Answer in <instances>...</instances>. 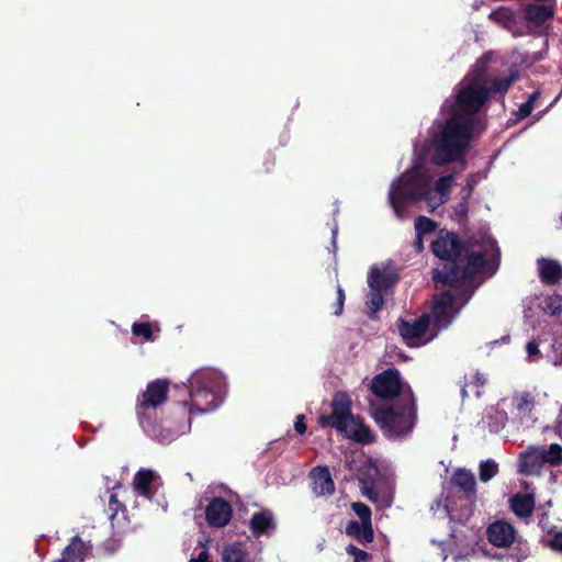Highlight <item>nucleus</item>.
<instances>
[{
    "label": "nucleus",
    "instance_id": "obj_1",
    "mask_svg": "<svg viewBox=\"0 0 562 562\" xmlns=\"http://www.w3.org/2000/svg\"><path fill=\"white\" fill-rule=\"evenodd\" d=\"M490 58V54L479 58L454 87L453 94L441 104L439 116L414 142L413 166L390 183L387 201L397 218H404L406 209L416 203L423 202L434 212L449 201L457 173L438 176L428 164L442 167L457 162L465 169L471 144L485 127L482 110L490 99L485 77Z\"/></svg>",
    "mask_w": 562,
    "mask_h": 562
},
{
    "label": "nucleus",
    "instance_id": "obj_2",
    "mask_svg": "<svg viewBox=\"0 0 562 562\" xmlns=\"http://www.w3.org/2000/svg\"><path fill=\"white\" fill-rule=\"evenodd\" d=\"M497 250L492 241L470 249L468 262L460 272L458 269L435 270L434 280L449 285V289L434 296L431 317L438 329H445L452 324L461 308L470 301L483 280L476 277L484 271L488 260L495 257Z\"/></svg>",
    "mask_w": 562,
    "mask_h": 562
},
{
    "label": "nucleus",
    "instance_id": "obj_3",
    "mask_svg": "<svg viewBox=\"0 0 562 562\" xmlns=\"http://www.w3.org/2000/svg\"><path fill=\"white\" fill-rule=\"evenodd\" d=\"M371 391L381 398L393 400L372 411V417L389 439L409 435L417 420V409L411 386L396 369H387L371 381Z\"/></svg>",
    "mask_w": 562,
    "mask_h": 562
},
{
    "label": "nucleus",
    "instance_id": "obj_4",
    "mask_svg": "<svg viewBox=\"0 0 562 562\" xmlns=\"http://www.w3.org/2000/svg\"><path fill=\"white\" fill-rule=\"evenodd\" d=\"M168 382L155 380L147 384L138 395L136 414L143 430L153 439L169 443L181 435L190 431L189 418L179 420L173 426L170 419L157 422V411L167 401Z\"/></svg>",
    "mask_w": 562,
    "mask_h": 562
},
{
    "label": "nucleus",
    "instance_id": "obj_5",
    "mask_svg": "<svg viewBox=\"0 0 562 562\" xmlns=\"http://www.w3.org/2000/svg\"><path fill=\"white\" fill-rule=\"evenodd\" d=\"M189 400L178 405L183 412L181 420L194 414H206L220 407L225 398L227 383L225 375L215 369L202 368L195 370L188 379Z\"/></svg>",
    "mask_w": 562,
    "mask_h": 562
},
{
    "label": "nucleus",
    "instance_id": "obj_6",
    "mask_svg": "<svg viewBox=\"0 0 562 562\" xmlns=\"http://www.w3.org/2000/svg\"><path fill=\"white\" fill-rule=\"evenodd\" d=\"M492 241L497 250L495 257L488 260V266L484 271L480 272L476 277L479 280L492 277L498 268L499 248L495 239L487 235H482L479 238H470L465 244H461L454 233L440 232L437 238L431 243V251L439 259L447 261L440 270L458 269L460 272L464 269L470 249L475 246H482L485 241Z\"/></svg>",
    "mask_w": 562,
    "mask_h": 562
},
{
    "label": "nucleus",
    "instance_id": "obj_7",
    "mask_svg": "<svg viewBox=\"0 0 562 562\" xmlns=\"http://www.w3.org/2000/svg\"><path fill=\"white\" fill-rule=\"evenodd\" d=\"M322 427L335 428L345 437L358 442L369 443L373 440L370 429L350 411V400L346 393L335 394L331 404V414L319 417Z\"/></svg>",
    "mask_w": 562,
    "mask_h": 562
},
{
    "label": "nucleus",
    "instance_id": "obj_8",
    "mask_svg": "<svg viewBox=\"0 0 562 562\" xmlns=\"http://www.w3.org/2000/svg\"><path fill=\"white\" fill-rule=\"evenodd\" d=\"M397 280L398 276L393 266L381 263L371 267L368 273L369 292L366 301L371 318L380 311L384 304V296L387 295Z\"/></svg>",
    "mask_w": 562,
    "mask_h": 562
},
{
    "label": "nucleus",
    "instance_id": "obj_9",
    "mask_svg": "<svg viewBox=\"0 0 562 562\" xmlns=\"http://www.w3.org/2000/svg\"><path fill=\"white\" fill-rule=\"evenodd\" d=\"M539 396L540 393L536 390H525L516 391L510 397L504 398L512 416V424L517 429H529L537 423L536 406Z\"/></svg>",
    "mask_w": 562,
    "mask_h": 562
},
{
    "label": "nucleus",
    "instance_id": "obj_10",
    "mask_svg": "<svg viewBox=\"0 0 562 562\" xmlns=\"http://www.w3.org/2000/svg\"><path fill=\"white\" fill-rule=\"evenodd\" d=\"M562 463V447L551 443L546 447H530L520 454V468L525 473H533L542 465H558Z\"/></svg>",
    "mask_w": 562,
    "mask_h": 562
},
{
    "label": "nucleus",
    "instance_id": "obj_11",
    "mask_svg": "<svg viewBox=\"0 0 562 562\" xmlns=\"http://www.w3.org/2000/svg\"><path fill=\"white\" fill-rule=\"evenodd\" d=\"M429 326V316L423 315L412 321L401 319L398 323V333L409 347H419L427 344L430 339H423Z\"/></svg>",
    "mask_w": 562,
    "mask_h": 562
},
{
    "label": "nucleus",
    "instance_id": "obj_12",
    "mask_svg": "<svg viewBox=\"0 0 562 562\" xmlns=\"http://www.w3.org/2000/svg\"><path fill=\"white\" fill-rule=\"evenodd\" d=\"M555 1L527 3L522 7L524 20L530 27H541L554 16Z\"/></svg>",
    "mask_w": 562,
    "mask_h": 562
},
{
    "label": "nucleus",
    "instance_id": "obj_13",
    "mask_svg": "<svg viewBox=\"0 0 562 562\" xmlns=\"http://www.w3.org/2000/svg\"><path fill=\"white\" fill-rule=\"evenodd\" d=\"M231 504L221 498H213L205 508V519L211 527H225L232 518Z\"/></svg>",
    "mask_w": 562,
    "mask_h": 562
},
{
    "label": "nucleus",
    "instance_id": "obj_14",
    "mask_svg": "<svg viewBox=\"0 0 562 562\" xmlns=\"http://www.w3.org/2000/svg\"><path fill=\"white\" fill-rule=\"evenodd\" d=\"M488 541L498 548H507L515 541L516 529L504 520L491 524L486 531Z\"/></svg>",
    "mask_w": 562,
    "mask_h": 562
},
{
    "label": "nucleus",
    "instance_id": "obj_15",
    "mask_svg": "<svg viewBox=\"0 0 562 562\" xmlns=\"http://www.w3.org/2000/svg\"><path fill=\"white\" fill-rule=\"evenodd\" d=\"M90 550V542L83 541L80 536H75L64 548L60 559L54 562H85L86 555Z\"/></svg>",
    "mask_w": 562,
    "mask_h": 562
},
{
    "label": "nucleus",
    "instance_id": "obj_16",
    "mask_svg": "<svg viewBox=\"0 0 562 562\" xmlns=\"http://www.w3.org/2000/svg\"><path fill=\"white\" fill-rule=\"evenodd\" d=\"M313 481V492L316 496L331 495L335 484L327 467H316L310 474Z\"/></svg>",
    "mask_w": 562,
    "mask_h": 562
},
{
    "label": "nucleus",
    "instance_id": "obj_17",
    "mask_svg": "<svg viewBox=\"0 0 562 562\" xmlns=\"http://www.w3.org/2000/svg\"><path fill=\"white\" fill-rule=\"evenodd\" d=\"M504 398L497 402L492 414L488 415L487 426L492 432H499L507 424H512V416Z\"/></svg>",
    "mask_w": 562,
    "mask_h": 562
},
{
    "label": "nucleus",
    "instance_id": "obj_18",
    "mask_svg": "<svg viewBox=\"0 0 562 562\" xmlns=\"http://www.w3.org/2000/svg\"><path fill=\"white\" fill-rule=\"evenodd\" d=\"M249 528L255 536H262L269 530L276 529L274 518L271 512L260 510L252 514L249 520Z\"/></svg>",
    "mask_w": 562,
    "mask_h": 562
},
{
    "label": "nucleus",
    "instance_id": "obj_19",
    "mask_svg": "<svg viewBox=\"0 0 562 562\" xmlns=\"http://www.w3.org/2000/svg\"><path fill=\"white\" fill-rule=\"evenodd\" d=\"M538 269L544 283L555 284L562 279V265L557 260L541 258L538 260Z\"/></svg>",
    "mask_w": 562,
    "mask_h": 562
},
{
    "label": "nucleus",
    "instance_id": "obj_20",
    "mask_svg": "<svg viewBox=\"0 0 562 562\" xmlns=\"http://www.w3.org/2000/svg\"><path fill=\"white\" fill-rule=\"evenodd\" d=\"M510 509L520 518L529 517L535 508V498L531 494L517 493L510 501Z\"/></svg>",
    "mask_w": 562,
    "mask_h": 562
},
{
    "label": "nucleus",
    "instance_id": "obj_21",
    "mask_svg": "<svg viewBox=\"0 0 562 562\" xmlns=\"http://www.w3.org/2000/svg\"><path fill=\"white\" fill-rule=\"evenodd\" d=\"M345 532L362 544L372 542L374 538L372 524H364L356 520H350L346 525Z\"/></svg>",
    "mask_w": 562,
    "mask_h": 562
},
{
    "label": "nucleus",
    "instance_id": "obj_22",
    "mask_svg": "<svg viewBox=\"0 0 562 562\" xmlns=\"http://www.w3.org/2000/svg\"><path fill=\"white\" fill-rule=\"evenodd\" d=\"M452 483L468 495H474L476 492V482L474 474L465 469L456 471L451 479Z\"/></svg>",
    "mask_w": 562,
    "mask_h": 562
},
{
    "label": "nucleus",
    "instance_id": "obj_23",
    "mask_svg": "<svg viewBox=\"0 0 562 562\" xmlns=\"http://www.w3.org/2000/svg\"><path fill=\"white\" fill-rule=\"evenodd\" d=\"M155 477L153 470H139L134 477L133 485L137 493L142 496H150V484Z\"/></svg>",
    "mask_w": 562,
    "mask_h": 562
},
{
    "label": "nucleus",
    "instance_id": "obj_24",
    "mask_svg": "<svg viewBox=\"0 0 562 562\" xmlns=\"http://www.w3.org/2000/svg\"><path fill=\"white\" fill-rule=\"evenodd\" d=\"M550 342H548V339L543 338L542 336H538L535 338H531L526 344V351L528 356L529 361H535L536 357L539 355H542L546 359V350L549 349Z\"/></svg>",
    "mask_w": 562,
    "mask_h": 562
},
{
    "label": "nucleus",
    "instance_id": "obj_25",
    "mask_svg": "<svg viewBox=\"0 0 562 562\" xmlns=\"http://www.w3.org/2000/svg\"><path fill=\"white\" fill-rule=\"evenodd\" d=\"M488 18L504 29L512 27V24L517 19L515 12L506 7H498L493 10Z\"/></svg>",
    "mask_w": 562,
    "mask_h": 562
},
{
    "label": "nucleus",
    "instance_id": "obj_26",
    "mask_svg": "<svg viewBox=\"0 0 562 562\" xmlns=\"http://www.w3.org/2000/svg\"><path fill=\"white\" fill-rule=\"evenodd\" d=\"M247 552L240 543L226 546L222 552L223 562H245Z\"/></svg>",
    "mask_w": 562,
    "mask_h": 562
},
{
    "label": "nucleus",
    "instance_id": "obj_27",
    "mask_svg": "<svg viewBox=\"0 0 562 562\" xmlns=\"http://www.w3.org/2000/svg\"><path fill=\"white\" fill-rule=\"evenodd\" d=\"M514 80H515V77L513 75L508 76V77H499V78H494L492 80H487V89L490 90V98L493 94L504 95L508 91V89L512 86V83L514 82Z\"/></svg>",
    "mask_w": 562,
    "mask_h": 562
},
{
    "label": "nucleus",
    "instance_id": "obj_28",
    "mask_svg": "<svg viewBox=\"0 0 562 562\" xmlns=\"http://www.w3.org/2000/svg\"><path fill=\"white\" fill-rule=\"evenodd\" d=\"M485 383H486V376L483 373L475 371L474 373L471 374L470 381H467L465 384L462 386V389H461L462 397L464 398L469 395V393H468L469 387L473 389V391L477 397L481 396L480 389L483 387L485 385Z\"/></svg>",
    "mask_w": 562,
    "mask_h": 562
},
{
    "label": "nucleus",
    "instance_id": "obj_29",
    "mask_svg": "<svg viewBox=\"0 0 562 562\" xmlns=\"http://www.w3.org/2000/svg\"><path fill=\"white\" fill-rule=\"evenodd\" d=\"M498 473V464L492 460L487 459L484 461H481L479 467V477L480 481L483 483L490 482L493 477L496 476Z\"/></svg>",
    "mask_w": 562,
    "mask_h": 562
},
{
    "label": "nucleus",
    "instance_id": "obj_30",
    "mask_svg": "<svg viewBox=\"0 0 562 562\" xmlns=\"http://www.w3.org/2000/svg\"><path fill=\"white\" fill-rule=\"evenodd\" d=\"M546 360L557 368H562V344L558 339H553L546 350Z\"/></svg>",
    "mask_w": 562,
    "mask_h": 562
},
{
    "label": "nucleus",
    "instance_id": "obj_31",
    "mask_svg": "<svg viewBox=\"0 0 562 562\" xmlns=\"http://www.w3.org/2000/svg\"><path fill=\"white\" fill-rule=\"evenodd\" d=\"M437 228V224L426 217V216H418L416 217L415 220V232H416V235H422V236H425V235H428V234H431L436 231Z\"/></svg>",
    "mask_w": 562,
    "mask_h": 562
},
{
    "label": "nucleus",
    "instance_id": "obj_32",
    "mask_svg": "<svg viewBox=\"0 0 562 562\" xmlns=\"http://www.w3.org/2000/svg\"><path fill=\"white\" fill-rule=\"evenodd\" d=\"M132 334L143 337L146 341L156 340V336L154 335L151 326L148 323H134L132 325Z\"/></svg>",
    "mask_w": 562,
    "mask_h": 562
},
{
    "label": "nucleus",
    "instance_id": "obj_33",
    "mask_svg": "<svg viewBox=\"0 0 562 562\" xmlns=\"http://www.w3.org/2000/svg\"><path fill=\"white\" fill-rule=\"evenodd\" d=\"M351 507L355 514L359 517L360 522L372 524L371 510L366 504L356 502L351 505Z\"/></svg>",
    "mask_w": 562,
    "mask_h": 562
},
{
    "label": "nucleus",
    "instance_id": "obj_34",
    "mask_svg": "<svg viewBox=\"0 0 562 562\" xmlns=\"http://www.w3.org/2000/svg\"><path fill=\"white\" fill-rule=\"evenodd\" d=\"M431 510L438 518H446L447 516L452 518L447 499L436 501L431 506Z\"/></svg>",
    "mask_w": 562,
    "mask_h": 562
},
{
    "label": "nucleus",
    "instance_id": "obj_35",
    "mask_svg": "<svg viewBox=\"0 0 562 562\" xmlns=\"http://www.w3.org/2000/svg\"><path fill=\"white\" fill-rule=\"evenodd\" d=\"M346 552L348 555L353 558V562H367L369 559V553L357 548L353 544H349L346 548Z\"/></svg>",
    "mask_w": 562,
    "mask_h": 562
},
{
    "label": "nucleus",
    "instance_id": "obj_36",
    "mask_svg": "<svg viewBox=\"0 0 562 562\" xmlns=\"http://www.w3.org/2000/svg\"><path fill=\"white\" fill-rule=\"evenodd\" d=\"M487 177L486 171H477L475 173H472L468 177L467 183L468 184V193L473 192L474 188L485 178Z\"/></svg>",
    "mask_w": 562,
    "mask_h": 562
},
{
    "label": "nucleus",
    "instance_id": "obj_37",
    "mask_svg": "<svg viewBox=\"0 0 562 562\" xmlns=\"http://www.w3.org/2000/svg\"><path fill=\"white\" fill-rule=\"evenodd\" d=\"M344 303H345V292L340 285L337 286V306L334 312L336 316L340 315L344 310Z\"/></svg>",
    "mask_w": 562,
    "mask_h": 562
},
{
    "label": "nucleus",
    "instance_id": "obj_38",
    "mask_svg": "<svg viewBox=\"0 0 562 562\" xmlns=\"http://www.w3.org/2000/svg\"><path fill=\"white\" fill-rule=\"evenodd\" d=\"M506 30L509 31L512 35L515 37H520L528 34V32L525 31L524 26L518 23L517 19L512 24V27H507Z\"/></svg>",
    "mask_w": 562,
    "mask_h": 562
},
{
    "label": "nucleus",
    "instance_id": "obj_39",
    "mask_svg": "<svg viewBox=\"0 0 562 562\" xmlns=\"http://www.w3.org/2000/svg\"><path fill=\"white\" fill-rule=\"evenodd\" d=\"M362 494L368 497L371 502H378V492L373 485H363Z\"/></svg>",
    "mask_w": 562,
    "mask_h": 562
},
{
    "label": "nucleus",
    "instance_id": "obj_40",
    "mask_svg": "<svg viewBox=\"0 0 562 562\" xmlns=\"http://www.w3.org/2000/svg\"><path fill=\"white\" fill-rule=\"evenodd\" d=\"M552 550L562 553V532L555 533L550 541Z\"/></svg>",
    "mask_w": 562,
    "mask_h": 562
},
{
    "label": "nucleus",
    "instance_id": "obj_41",
    "mask_svg": "<svg viewBox=\"0 0 562 562\" xmlns=\"http://www.w3.org/2000/svg\"><path fill=\"white\" fill-rule=\"evenodd\" d=\"M532 110H533V108H531V106L529 105V103L524 102V103L518 108V110H517V112H516V115H517V117H518V119H525V117H527V116L531 113V111H532Z\"/></svg>",
    "mask_w": 562,
    "mask_h": 562
},
{
    "label": "nucleus",
    "instance_id": "obj_42",
    "mask_svg": "<svg viewBox=\"0 0 562 562\" xmlns=\"http://www.w3.org/2000/svg\"><path fill=\"white\" fill-rule=\"evenodd\" d=\"M294 429L300 435H303L306 431V425L304 423V415L296 416V420L294 423Z\"/></svg>",
    "mask_w": 562,
    "mask_h": 562
},
{
    "label": "nucleus",
    "instance_id": "obj_43",
    "mask_svg": "<svg viewBox=\"0 0 562 562\" xmlns=\"http://www.w3.org/2000/svg\"><path fill=\"white\" fill-rule=\"evenodd\" d=\"M109 506H110V509L113 510L114 513H116L117 509L120 507H122V504L119 503L115 494H111L110 501H109ZM114 515L115 514L112 515V518L114 517Z\"/></svg>",
    "mask_w": 562,
    "mask_h": 562
},
{
    "label": "nucleus",
    "instance_id": "obj_44",
    "mask_svg": "<svg viewBox=\"0 0 562 562\" xmlns=\"http://www.w3.org/2000/svg\"><path fill=\"white\" fill-rule=\"evenodd\" d=\"M189 562H212L206 550H202L198 557L191 558Z\"/></svg>",
    "mask_w": 562,
    "mask_h": 562
},
{
    "label": "nucleus",
    "instance_id": "obj_45",
    "mask_svg": "<svg viewBox=\"0 0 562 562\" xmlns=\"http://www.w3.org/2000/svg\"><path fill=\"white\" fill-rule=\"evenodd\" d=\"M554 430L557 435L562 439V407L555 422Z\"/></svg>",
    "mask_w": 562,
    "mask_h": 562
},
{
    "label": "nucleus",
    "instance_id": "obj_46",
    "mask_svg": "<svg viewBox=\"0 0 562 562\" xmlns=\"http://www.w3.org/2000/svg\"><path fill=\"white\" fill-rule=\"evenodd\" d=\"M422 235H416V238L414 240V248L416 251L420 252L424 250V240Z\"/></svg>",
    "mask_w": 562,
    "mask_h": 562
},
{
    "label": "nucleus",
    "instance_id": "obj_47",
    "mask_svg": "<svg viewBox=\"0 0 562 562\" xmlns=\"http://www.w3.org/2000/svg\"><path fill=\"white\" fill-rule=\"evenodd\" d=\"M539 97H540V92L539 91H535L533 93L530 94V97L528 98V100L526 102L529 103V105L531 108H533L535 103L539 99Z\"/></svg>",
    "mask_w": 562,
    "mask_h": 562
},
{
    "label": "nucleus",
    "instance_id": "obj_48",
    "mask_svg": "<svg viewBox=\"0 0 562 562\" xmlns=\"http://www.w3.org/2000/svg\"><path fill=\"white\" fill-rule=\"evenodd\" d=\"M461 193H462V200H465L468 201L469 198L471 196L472 192H469L468 193V184H465L462 190H461Z\"/></svg>",
    "mask_w": 562,
    "mask_h": 562
},
{
    "label": "nucleus",
    "instance_id": "obj_49",
    "mask_svg": "<svg viewBox=\"0 0 562 562\" xmlns=\"http://www.w3.org/2000/svg\"><path fill=\"white\" fill-rule=\"evenodd\" d=\"M525 318L529 325H531L532 327H536V324L532 319V315L529 313V311L525 312Z\"/></svg>",
    "mask_w": 562,
    "mask_h": 562
},
{
    "label": "nucleus",
    "instance_id": "obj_50",
    "mask_svg": "<svg viewBox=\"0 0 562 562\" xmlns=\"http://www.w3.org/2000/svg\"><path fill=\"white\" fill-rule=\"evenodd\" d=\"M468 201L462 200V202L458 206V211L464 213L467 211Z\"/></svg>",
    "mask_w": 562,
    "mask_h": 562
},
{
    "label": "nucleus",
    "instance_id": "obj_51",
    "mask_svg": "<svg viewBox=\"0 0 562 562\" xmlns=\"http://www.w3.org/2000/svg\"><path fill=\"white\" fill-rule=\"evenodd\" d=\"M337 233H338V227L337 225H335L331 229V235H333V243L335 244L336 241V236H337Z\"/></svg>",
    "mask_w": 562,
    "mask_h": 562
},
{
    "label": "nucleus",
    "instance_id": "obj_52",
    "mask_svg": "<svg viewBox=\"0 0 562 562\" xmlns=\"http://www.w3.org/2000/svg\"><path fill=\"white\" fill-rule=\"evenodd\" d=\"M538 325L542 330H544L549 326L546 321H539Z\"/></svg>",
    "mask_w": 562,
    "mask_h": 562
}]
</instances>
